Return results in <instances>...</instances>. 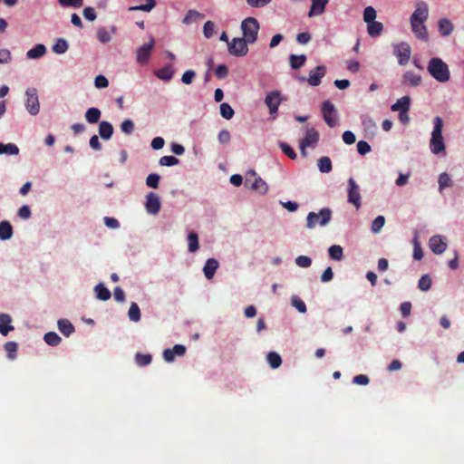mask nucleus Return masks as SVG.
<instances>
[{
	"label": "nucleus",
	"mask_w": 464,
	"mask_h": 464,
	"mask_svg": "<svg viewBox=\"0 0 464 464\" xmlns=\"http://www.w3.org/2000/svg\"><path fill=\"white\" fill-rule=\"evenodd\" d=\"M427 70L429 73L438 82H446L450 78V72L448 64L440 58L434 57L429 62Z\"/></svg>",
	"instance_id": "obj_1"
},
{
	"label": "nucleus",
	"mask_w": 464,
	"mask_h": 464,
	"mask_svg": "<svg viewBox=\"0 0 464 464\" xmlns=\"http://www.w3.org/2000/svg\"><path fill=\"white\" fill-rule=\"evenodd\" d=\"M434 126L431 133L430 148L432 153L439 154L445 150V144L442 137V119L439 116L434 119Z\"/></svg>",
	"instance_id": "obj_2"
},
{
	"label": "nucleus",
	"mask_w": 464,
	"mask_h": 464,
	"mask_svg": "<svg viewBox=\"0 0 464 464\" xmlns=\"http://www.w3.org/2000/svg\"><path fill=\"white\" fill-rule=\"evenodd\" d=\"M332 218V211L328 208H322L319 213L309 212L306 218V227L314 228L317 225L325 226Z\"/></svg>",
	"instance_id": "obj_3"
},
{
	"label": "nucleus",
	"mask_w": 464,
	"mask_h": 464,
	"mask_svg": "<svg viewBox=\"0 0 464 464\" xmlns=\"http://www.w3.org/2000/svg\"><path fill=\"white\" fill-rule=\"evenodd\" d=\"M241 29L243 32V38H245L249 44H254L256 41L259 23L256 18H246L241 24Z\"/></svg>",
	"instance_id": "obj_4"
},
{
	"label": "nucleus",
	"mask_w": 464,
	"mask_h": 464,
	"mask_svg": "<svg viewBox=\"0 0 464 464\" xmlns=\"http://www.w3.org/2000/svg\"><path fill=\"white\" fill-rule=\"evenodd\" d=\"M249 43L243 37H236L233 38L228 43V53L231 55L237 56V57H242L245 56L248 53V44Z\"/></svg>",
	"instance_id": "obj_5"
},
{
	"label": "nucleus",
	"mask_w": 464,
	"mask_h": 464,
	"mask_svg": "<svg viewBox=\"0 0 464 464\" xmlns=\"http://www.w3.org/2000/svg\"><path fill=\"white\" fill-rule=\"evenodd\" d=\"M393 54L398 59L400 65H406L410 61L411 49L409 44L405 42L399 43L393 45Z\"/></svg>",
	"instance_id": "obj_6"
},
{
	"label": "nucleus",
	"mask_w": 464,
	"mask_h": 464,
	"mask_svg": "<svg viewBox=\"0 0 464 464\" xmlns=\"http://www.w3.org/2000/svg\"><path fill=\"white\" fill-rule=\"evenodd\" d=\"M322 115L325 123L330 127L334 128L337 124L336 120V110L334 105L330 101H324L322 103Z\"/></svg>",
	"instance_id": "obj_7"
},
{
	"label": "nucleus",
	"mask_w": 464,
	"mask_h": 464,
	"mask_svg": "<svg viewBox=\"0 0 464 464\" xmlns=\"http://www.w3.org/2000/svg\"><path fill=\"white\" fill-rule=\"evenodd\" d=\"M25 107L31 115L38 114L40 111V103L35 88H28L25 92Z\"/></svg>",
	"instance_id": "obj_8"
},
{
	"label": "nucleus",
	"mask_w": 464,
	"mask_h": 464,
	"mask_svg": "<svg viewBox=\"0 0 464 464\" xmlns=\"http://www.w3.org/2000/svg\"><path fill=\"white\" fill-rule=\"evenodd\" d=\"M319 140V133L314 128L307 129L304 138L300 141V150L303 157H306V148L314 147Z\"/></svg>",
	"instance_id": "obj_9"
},
{
	"label": "nucleus",
	"mask_w": 464,
	"mask_h": 464,
	"mask_svg": "<svg viewBox=\"0 0 464 464\" xmlns=\"http://www.w3.org/2000/svg\"><path fill=\"white\" fill-rule=\"evenodd\" d=\"M348 202L353 204L356 209L361 208L360 188L353 178L348 180Z\"/></svg>",
	"instance_id": "obj_10"
},
{
	"label": "nucleus",
	"mask_w": 464,
	"mask_h": 464,
	"mask_svg": "<svg viewBox=\"0 0 464 464\" xmlns=\"http://www.w3.org/2000/svg\"><path fill=\"white\" fill-rule=\"evenodd\" d=\"M325 72L326 67L324 65H318L309 72V76L306 81L311 86H318L321 83L322 78L325 75ZM299 80L304 82L305 78L300 77Z\"/></svg>",
	"instance_id": "obj_11"
},
{
	"label": "nucleus",
	"mask_w": 464,
	"mask_h": 464,
	"mask_svg": "<svg viewBox=\"0 0 464 464\" xmlns=\"http://www.w3.org/2000/svg\"><path fill=\"white\" fill-rule=\"evenodd\" d=\"M429 17V5L424 1L415 4V10L410 17V21L426 22Z\"/></svg>",
	"instance_id": "obj_12"
},
{
	"label": "nucleus",
	"mask_w": 464,
	"mask_h": 464,
	"mask_svg": "<svg viewBox=\"0 0 464 464\" xmlns=\"http://www.w3.org/2000/svg\"><path fill=\"white\" fill-rule=\"evenodd\" d=\"M160 200L159 196L154 192H150L146 196L145 208L149 214L156 215L160 210Z\"/></svg>",
	"instance_id": "obj_13"
},
{
	"label": "nucleus",
	"mask_w": 464,
	"mask_h": 464,
	"mask_svg": "<svg viewBox=\"0 0 464 464\" xmlns=\"http://www.w3.org/2000/svg\"><path fill=\"white\" fill-rule=\"evenodd\" d=\"M250 177L254 178V181L250 185V188L253 190H256L260 194H265L267 192V190H268L267 184L260 177H257L256 173L254 170H251L248 172V176L246 179V184H248L250 182Z\"/></svg>",
	"instance_id": "obj_14"
},
{
	"label": "nucleus",
	"mask_w": 464,
	"mask_h": 464,
	"mask_svg": "<svg viewBox=\"0 0 464 464\" xmlns=\"http://www.w3.org/2000/svg\"><path fill=\"white\" fill-rule=\"evenodd\" d=\"M155 41L153 38H150V41L148 44H142L137 50V61L140 63H146L150 56L151 50L154 47Z\"/></svg>",
	"instance_id": "obj_15"
},
{
	"label": "nucleus",
	"mask_w": 464,
	"mask_h": 464,
	"mask_svg": "<svg viewBox=\"0 0 464 464\" xmlns=\"http://www.w3.org/2000/svg\"><path fill=\"white\" fill-rule=\"evenodd\" d=\"M265 103L271 115L276 114L280 104V92L277 91L269 92L265 99Z\"/></svg>",
	"instance_id": "obj_16"
},
{
	"label": "nucleus",
	"mask_w": 464,
	"mask_h": 464,
	"mask_svg": "<svg viewBox=\"0 0 464 464\" xmlns=\"http://www.w3.org/2000/svg\"><path fill=\"white\" fill-rule=\"evenodd\" d=\"M413 34L420 40L428 41L429 33L425 22L410 21Z\"/></svg>",
	"instance_id": "obj_17"
},
{
	"label": "nucleus",
	"mask_w": 464,
	"mask_h": 464,
	"mask_svg": "<svg viewBox=\"0 0 464 464\" xmlns=\"http://www.w3.org/2000/svg\"><path fill=\"white\" fill-rule=\"evenodd\" d=\"M429 245L430 250L436 255L442 254L447 248L446 242L439 235L431 237Z\"/></svg>",
	"instance_id": "obj_18"
},
{
	"label": "nucleus",
	"mask_w": 464,
	"mask_h": 464,
	"mask_svg": "<svg viewBox=\"0 0 464 464\" xmlns=\"http://www.w3.org/2000/svg\"><path fill=\"white\" fill-rule=\"evenodd\" d=\"M410 105L411 98L409 96H403L401 99H399L394 104H392L391 109L392 111H401V114L403 115V112L409 111Z\"/></svg>",
	"instance_id": "obj_19"
},
{
	"label": "nucleus",
	"mask_w": 464,
	"mask_h": 464,
	"mask_svg": "<svg viewBox=\"0 0 464 464\" xmlns=\"http://www.w3.org/2000/svg\"><path fill=\"white\" fill-rule=\"evenodd\" d=\"M12 318L7 314H0V334L6 336L10 331L14 330L11 325Z\"/></svg>",
	"instance_id": "obj_20"
},
{
	"label": "nucleus",
	"mask_w": 464,
	"mask_h": 464,
	"mask_svg": "<svg viewBox=\"0 0 464 464\" xmlns=\"http://www.w3.org/2000/svg\"><path fill=\"white\" fill-rule=\"evenodd\" d=\"M312 5L309 10L308 15L310 17L321 14L324 12L325 6L329 0H311Z\"/></svg>",
	"instance_id": "obj_21"
},
{
	"label": "nucleus",
	"mask_w": 464,
	"mask_h": 464,
	"mask_svg": "<svg viewBox=\"0 0 464 464\" xmlns=\"http://www.w3.org/2000/svg\"><path fill=\"white\" fill-rule=\"evenodd\" d=\"M113 126L109 121H102L99 124V135L102 139L110 140L113 134Z\"/></svg>",
	"instance_id": "obj_22"
},
{
	"label": "nucleus",
	"mask_w": 464,
	"mask_h": 464,
	"mask_svg": "<svg viewBox=\"0 0 464 464\" xmlns=\"http://www.w3.org/2000/svg\"><path fill=\"white\" fill-rule=\"evenodd\" d=\"M218 268V262L215 258H208L204 266L203 272L208 279H211L217 269Z\"/></svg>",
	"instance_id": "obj_23"
},
{
	"label": "nucleus",
	"mask_w": 464,
	"mask_h": 464,
	"mask_svg": "<svg viewBox=\"0 0 464 464\" xmlns=\"http://www.w3.org/2000/svg\"><path fill=\"white\" fill-rule=\"evenodd\" d=\"M57 324L59 331L66 337H69L75 331L72 324L67 319L58 320Z\"/></svg>",
	"instance_id": "obj_24"
},
{
	"label": "nucleus",
	"mask_w": 464,
	"mask_h": 464,
	"mask_svg": "<svg viewBox=\"0 0 464 464\" xmlns=\"http://www.w3.org/2000/svg\"><path fill=\"white\" fill-rule=\"evenodd\" d=\"M438 26L442 36L450 35L454 28L452 23L447 18H440L438 22Z\"/></svg>",
	"instance_id": "obj_25"
},
{
	"label": "nucleus",
	"mask_w": 464,
	"mask_h": 464,
	"mask_svg": "<svg viewBox=\"0 0 464 464\" xmlns=\"http://www.w3.org/2000/svg\"><path fill=\"white\" fill-rule=\"evenodd\" d=\"M102 112L98 108H89L85 112V119L90 124L97 123L101 118Z\"/></svg>",
	"instance_id": "obj_26"
},
{
	"label": "nucleus",
	"mask_w": 464,
	"mask_h": 464,
	"mask_svg": "<svg viewBox=\"0 0 464 464\" xmlns=\"http://www.w3.org/2000/svg\"><path fill=\"white\" fill-rule=\"evenodd\" d=\"M13 236V227L8 221L0 222V239L7 240Z\"/></svg>",
	"instance_id": "obj_27"
},
{
	"label": "nucleus",
	"mask_w": 464,
	"mask_h": 464,
	"mask_svg": "<svg viewBox=\"0 0 464 464\" xmlns=\"http://www.w3.org/2000/svg\"><path fill=\"white\" fill-rule=\"evenodd\" d=\"M45 46L42 44H38L26 53V56L29 59H37L42 57L45 53Z\"/></svg>",
	"instance_id": "obj_28"
},
{
	"label": "nucleus",
	"mask_w": 464,
	"mask_h": 464,
	"mask_svg": "<svg viewBox=\"0 0 464 464\" xmlns=\"http://www.w3.org/2000/svg\"><path fill=\"white\" fill-rule=\"evenodd\" d=\"M96 297L102 301H107L111 298V292L103 284L100 283L94 287Z\"/></svg>",
	"instance_id": "obj_29"
},
{
	"label": "nucleus",
	"mask_w": 464,
	"mask_h": 464,
	"mask_svg": "<svg viewBox=\"0 0 464 464\" xmlns=\"http://www.w3.org/2000/svg\"><path fill=\"white\" fill-rule=\"evenodd\" d=\"M367 31L371 37H377L382 33L383 25L381 22L374 21L368 24Z\"/></svg>",
	"instance_id": "obj_30"
},
{
	"label": "nucleus",
	"mask_w": 464,
	"mask_h": 464,
	"mask_svg": "<svg viewBox=\"0 0 464 464\" xmlns=\"http://www.w3.org/2000/svg\"><path fill=\"white\" fill-rule=\"evenodd\" d=\"M305 61H306V56L304 54H300V55L291 54L289 57L290 66L294 70H297V69L301 68L305 63Z\"/></svg>",
	"instance_id": "obj_31"
},
{
	"label": "nucleus",
	"mask_w": 464,
	"mask_h": 464,
	"mask_svg": "<svg viewBox=\"0 0 464 464\" xmlns=\"http://www.w3.org/2000/svg\"><path fill=\"white\" fill-rule=\"evenodd\" d=\"M317 166L322 173H329L332 171L333 166L329 157H321L317 161Z\"/></svg>",
	"instance_id": "obj_32"
},
{
	"label": "nucleus",
	"mask_w": 464,
	"mask_h": 464,
	"mask_svg": "<svg viewBox=\"0 0 464 464\" xmlns=\"http://www.w3.org/2000/svg\"><path fill=\"white\" fill-rule=\"evenodd\" d=\"M403 78L405 82L413 87H417L421 83V77L413 72H406Z\"/></svg>",
	"instance_id": "obj_33"
},
{
	"label": "nucleus",
	"mask_w": 464,
	"mask_h": 464,
	"mask_svg": "<svg viewBox=\"0 0 464 464\" xmlns=\"http://www.w3.org/2000/svg\"><path fill=\"white\" fill-rule=\"evenodd\" d=\"M330 257L334 260L340 261L343 258V247L339 245H333L328 249Z\"/></svg>",
	"instance_id": "obj_34"
},
{
	"label": "nucleus",
	"mask_w": 464,
	"mask_h": 464,
	"mask_svg": "<svg viewBox=\"0 0 464 464\" xmlns=\"http://www.w3.org/2000/svg\"><path fill=\"white\" fill-rule=\"evenodd\" d=\"M19 153L18 147L14 143L4 144L0 142V155H17Z\"/></svg>",
	"instance_id": "obj_35"
},
{
	"label": "nucleus",
	"mask_w": 464,
	"mask_h": 464,
	"mask_svg": "<svg viewBox=\"0 0 464 464\" xmlns=\"http://www.w3.org/2000/svg\"><path fill=\"white\" fill-rule=\"evenodd\" d=\"M44 342L50 346H57L62 339L55 332H48L44 336Z\"/></svg>",
	"instance_id": "obj_36"
},
{
	"label": "nucleus",
	"mask_w": 464,
	"mask_h": 464,
	"mask_svg": "<svg viewBox=\"0 0 464 464\" xmlns=\"http://www.w3.org/2000/svg\"><path fill=\"white\" fill-rule=\"evenodd\" d=\"M173 70L170 65L165 66L156 72V76L159 79L164 80V81H169L171 80L173 76Z\"/></svg>",
	"instance_id": "obj_37"
},
{
	"label": "nucleus",
	"mask_w": 464,
	"mask_h": 464,
	"mask_svg": "<svg viewBox=\"0 0 464 464\" xmlns=\"http://www.w3.org/2000/svg\"><path fill=\"white\" fill-rule=\"evenodd\" d=\"M129 319L132 322H139L140 320L141 314L139 305L136 303H131L129 312H128Z\"/></svg>",
	"instance_id": "obj_38"
},
{
	"label": "nucleus",
	"mask_w": 464,
	"mask_h": 464,
	"mask_svg": "<svg viewBox=\"0 0 464 464\" xmlns=\"http://www.w3.org/2000/svg\"><path fill=\"white\" fill-rule=\"evenodd\" d=\"M267 362L271 368L276 369L282 363V359L277 353L270 352L266 355Z\"/></svg>",
	"instance_id": "obj_39"
},
{
	"label": "nucleus",
	"mask_w": 464,
	"mask_h": 464,
	"mask_svg": "<svg viewBox=\"0 0 464 464\" xmlns=\"http://www.w3.org/2000/svg\"><path fill=\"white\" fill-rule=\"evenodd\" d=\"M438 183H439V189L440 192L444 188H450L452 186V180H451L450 175L446 172H443L439 176Z\"/></svg>",
	"instance_id": "obj_40"
},
{
	"label": "nucleus",
	"mask_w": 464,
	"mask_h": 464,
	"mask_svg": "<svg viewBox=\"0 0 464 464\" xmlns=\"http://www.w3.org/2000/svg\"><path fill=\"white\" fill-rule=\"evenodd\" d=\"M69 48L68 43L63 38L57 39L56 43L53 46V51L57 54L64 53Z\"/></svg>",
	"instance_id": "obj_41"
},
{
	"label": "nucleus",
	"mask_w": 464,
	"mask_h": 464,
	"mask_svg": "<svg viewBox=\"0 0 464 464\" xmlns=\"http://www.w3.org/2000/svg\"><path fill=\"white\" fill-rule=\"evenodd\" d=\"M188 251L191 253L196 252L199 247L198 234L195 232H190L188 236Z\"/></svg>",
	"instance_id": "obj_42"
},
{
	"label": "nucleus",
	"mask_w": 464,
	"mask_h": 464,
	"mask_svg": "<svg viewBox=\"0 0 464 464\" xmlns=\"http://www.w3.org/2000/svg\"><path fill=\"white\" fill-rule=\"evenodd\" d=\"M155 5H156L155 0H147V4L130 6V7H129V11L150 12L155 7Z\"/></svg>",
	"instance_id": "obj_43"
},
{
	"label": "nucleus",
	"mask_w": 464,
	"mask_h": 464,
	"mask_svg": "<svg viewBox=\"0 0 464 464\" xmlns=\"http://www.w3.org/2000/svg\"><path fill=\"white\" fill-rule=\"evenodd\" d=\"M203 16L204 15L202 14L196 10H189L184 16L182 22L183 24H188L189 23L196 22L198 19L202 18Z\"/></svg>",
	"instance_id": "obj_44"
},
{
	"label": "nucleus",
	"mask_w": 464,
	"mask_h": 464,
	"mask_svg": "<svg viewBox=\"0 0 464 464\" xmlns=\"http://www.w3.org/2000/svg\"><path fill=\"white\" fill-rule=\"evenodd\" d=\"M152 357L150 354L137 353L135 355V362L139 366L144 367L151 362Z\"/></svg>",
	"instance_id": "obj_45"
},
{
	"label": "nucleus",
	"mask_w": 464,
	"mask_h": 464,
	"mask_svg": "<svg viewBox=\"0 0 464 464\" xmlns=\"http://www.w3.org/2000/svg\"><path fill=\"white\" fill-rule=\"evenodd\" d=\"M220 114L226 120H230L234 116V110L228 103L224 102L220 105Z\"/></svg>",
	"instance_id": "obj_46"
},
{
	"label": "nucleus",
	"mask_w": 464,
	"mask_h": 464,
	"mask_svg": "<svg viewBox=\"0 0 464 464\" xmlns=\"http://www.w3.org/2000/svg\"><path fill=\"white\" fill-rule=\"evenodd\" d=\"M376 18V11L372 6H367L363 11V20L365 23L370 24L374 22Z\"/></svg>",
	"instance_id": "obj_47"
},
{
	"label": "nucleus",
	"mask_w": 464,
	"mask_h": 464,
	"mask_svg": "<svg viewBox=\"0 0 464 464\" xmlns=\"http://www.w3.org/2000/svg\"><path fill=\"white\" fill-rule=\"evenodd\" d=\"M418 287L421 291H428L430 289L431 278L430 277L429 275H424L420 278L419 283H418Z\"/></svg>",
	"instance_id": "obj_48"
},
{
	"label": "nucleus",
	"mask_w": 464,
	"mask_h": 464,
	"mask_svg": "<svg viewBox=\"0 0 464 464\" xmlns=\"http://www.w3.org/2000/svg\"><path fill=\"white\" fill-rule=\"evenodd\" d=\"M63 7L80 8L83 5V0H58Z\"/></svg>",
	"instance_id": "obj_49"
},
{
	"label": "nucleus",
	"mask_w": 464,
	"mask_h": 464,
	"mask_svg": "<svg viewBox=\"0 0 464 464\" xmlns=\"http://www.w3.org/2000/svg\"><path fill=\"white\" fill-rule=\"evenodd\" d=\"M97 38L101 43L106 44L111 40V35L107 29L102 27L97 31Z\"/></svg>",
	"instance_id": "obj_50"
},
{
	"label": "nucleus",
	"mask_w": 464,
	"mask_h": 464,
	"mask_svg": "<svg viewBox=\"0 0 464 464\" xmlns=\"http://www.w3.org/2000/svg\"><path fill=\"white\" fill-rule=\"evenodd\" d=\"M160 175L157 173L150 174L146 179V185L152 188H157L160 183Z\"/></svg>",
	"instance_id": "obj_51"
},
{
	"label": "nucleus",
	"mask_w": 464,
	"mask_h": 464,
	"mask_svg": "<svg viewBox=\"0 0 464 464\" xmlns=\"http://www.w3.org/2000/svg\"><path fill=\"white\" fill-rule=\"evenodd\" d=\"M385 224V218L383 216H378L377 218H374V220L372 221V231L373 233H378L381 231V229L382 228V227L384 226Z\"/></svg>",
	"instance_id": "obj_52"
},
{
	"label": "nucleus",
	"mask_w": 464,
	"mask_h": 464,
	"mask_svg": "<svg viewBox=\"0 0 464 464\" xmlns=\"http://www.w3.org/2000/svg\"><path fill=\"white\" fill-rule=\"evenodd\" d=\"M159 163L161 166L170 167V166L177 165L179 163V159H177L174 156H163L160 159Z\"/></svg>",
	"instance_id": "obj_53"
},
{
	"label": "nucleus",
	"mask_w": 464,
	"mask_h": 464,
	"mask_svg": "<svg viewBox=\"0 0 464 464\" xmlns=\"http://www.w3.org/2000/svg\"><path fill=\"white\" fill-rule=\"evenodd\" d=\"M5 350L8 353V358L13 360L15 358V353L17 351V343L15 342H7L5 344Z\"/></svg>",
	"instance_id": "obj_54"
},
{
	"label": "nucleus",
	"mask_w": 464,
	"mask_h": 464,
	"mask_svg": "<svg viewBox=\"0 0 464 464\" xmlns=\"http://www.w3.org/2000/svg\"><path fill=\"white\" fill-rule=\"evenodd\" d=\"M215 24L212 21L206 22L203 27V33L205 37H212L215 34Z\"/></svg>",
	"instance_id": "obj_55"
},
{
	"label": "nucleus",
	"mask_w": 464,
	"mask_h": 464,
	"mask_svg": "<svg viewBox=\"0 0 464 464\" xmlns=\"http://www.w3.org/2000/svg\"><path fill=\"white\" fill-rule=\"evenodd\" d=\"M121 130L127 135H130L134 130V123L131 120H125L121 124Z\"/></svg>",
	"instance_id": "obj_56"
},
{
	"label": "nucleus",
	"mask_w": 464,
	"mask_h": 464,
	"mask_svg": "<svg viewBox=\"0 0 464 464\" xmlns=\"http://www.w3.org/2000/svg\"><path fill=\"white\" fill-rule=\"evenodd\" d=\"M280 148H281L282 151L287 157H289L291 160L296 159V153L295 152L294 149L291 146H289L287 143L281 142Z\"/></svg>",
	"instance_id": "obj_57"
},
{
	"label": "nucleus",
	"mask_w": 464,
	"mask_h": 464,
	"mask_svg": "<svg viewBox=\"0 0 464 464\" xmlns=\"http://www.w3.org/2000/svg\"><path fill=\"white\" fill-rule=\"evenodd\" d=\"M295 264L300 267L307 268L311 266L312 259L306 256H299L295 259Z\"/></svg>",
	"instance_id": "obj_58"
},
{
	"label": "nucleus",
	"mask_w": 464,
	"mask_h": 464,
	"mask_svg": "<svg viewBox=\"0 0 464 464\" xmlns=\"http://www.w3.org/2000/svg\"><path fill=\"white\" fill-rule=\"evenodd\" d=\"M292 304L295 306L300 313L306 312V305L303 300H301L298 296L292 297Z\"/></svg>",
	"instance_id": "obj_59"
},
{
	"label": "nucleus",
	"mask_w": 464,
	"mask_h": 464,
	"mask_svg": "<svg viewBox=\"0 0 464 464\" xmlns=\"http://www.w3.org/2000/svg\"><path fill=\"white\" fill-rule=\"evenodd\" d=\"M362 126L366 131L374 132L376 130V124L372 118H365L362 120Z\"/></svg>",
	"instance_id": "obj_60"
},
{
	"label": "nucleus",
	"mask_w": 464,
	"mask_h": 464,
	"mask_svg": "<svg viewBox=\"0 0 464 464\" xmlns=\"http://www.w3.org/2000/svg\"><path fill=\"white\" fill-rule=\"evenodd\" d=\"M357 150L359 154L365 155L366 153L371 151V146L367 141L360 140L357 143Z\"/></svg>",
	"instance_id": "obj_61"
},
{
	"label": "nucleus",
	"mask_w": 464,
	"mask_h": 464,
	"mask_svg": "<svg viewBox=\"0 0 464 464\" xmlns=\"http://www.w3.org/2000/svg\"><path fill=\"white\" fill-rule=\"evenodd\" d=\"M215 74L218 79H225L228 75V68L225 64H220L216 68Z\"/></svg>",
	"instance_id": "obj_62"
},
{
	"label": "nucleus",
	"mask_w": 464,
	"mask_h": 464,
	"mask_svg": "<svg viewBox=\"0 0 464 464\" xmlns=\"http://www.w3.org/2000/svg\"><path fill=\"white\" fill-rule=\"evenodd\" d=\"M94 85L98 89L106 88L109 85V81L105 76L98 75L94 80Z\"/></svg>",
	"instance_id": "obj_63"
},
{
	"label": "nucleus",
	"mask_w": 464,
	"mask_h": 464,
	"mask_svg": "<svg viewBox=\"0 0 464 464\" xmlns=\"http://www.w3.org/2000/svg\"><path fill=\"white\" fill-rule=\"evenodd\" d=\"M195 76L196 72L193 70H188L183 73L181 81L185 84H190L193 82Z\"/></svg>",
	"instance_id": "obj_64"
}]
</instances>
